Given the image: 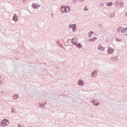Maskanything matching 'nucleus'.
Wrapping results in <instances>:
<instances>
[{"label":"nucleus","mask_w":127,"mask_h":127,"mask_svg":"<svg viewBox=\"0 0 127 127\" xmlns=\"http://www.w3.org/2000/svg\"><path fill=\"white\" fill-rule=\"evenodd\" d=\"M60 11L62 12H69L70 11V8L69 7H66L65 6H63L60 8Z\"/></svg>","instance_id":"nucleus-1"},{"label":"nucleus","mask_w":127,"mask_h":127,"mask_svg":"<svg viewBox=\"0 0 127 127\" xmlns=\"http://www.w3.org/2000/svg\"><path fill=\"white\" fill-rule=\"evenodd\" d=\"M121 29L122 30V33H125L127 32V27H126V25H123L121 27L119 28L118 29V32H121Z\"/></svg>","instance_id":"nucleus-2"},{"label":"nucleus","mask_w":127,"mask_h":127,"mask_svg":"<svg viewBox=\"0 0 127 127\" xmlns=\"http://www.w3.org/2000/svg\"><path fill=\"white\" fill-rule=\"evenodd\" d=\"M9 124V122L6 119H4L2 120L1 123V126H2V127H6V126L8 125Z\"/></svg>","instance_id":"nucleus-3"},{"label":"nucleus","mask_w":127,"mask_h":127,"mask_svg":"<svg viewBox=\"0 0 127 127\" xmlns=\"http://www.w3.org/2000/svg\"><path fill=\"white\" fill-rule=\"evenodd\" d=\"M72 42L73 44H74V45H76L78 43V39H77V38H74L72 40Z\"/></svg>","instance_id":"nucleus-4"},{"label":"nucleus","mask_w":127,"mask_h":127,"mask_svg":"<svg viewBox=\"0 0 127 127\" xmlns=\"http://www.w3.org/2000/svg\"><path fill=\"white\" fill-rule=\"evenodd\" d=\"M108 52L109 54H112L114 52V50L112 48H109Z\"/></svg>","instance_id":"nucleus-5"},{"label":"nucleus","mask_w":127,"mask_h":127,"mask_svg":"<svg viewBox=\"0 0 127 127\" xmlns=\"http://www.w3.org/2000/svg\"><path fill=\"white\" fill-rule=\"evenodd\" d=\"M69 27L70 28H72L73 31L76 30V25H70Z\"/></svg>","instance_id":"nucleus-6"},{"label":"nucleus","mask_w":127,"mask_h":127,"mask_svg":"<svg viewBox=\"0 0 127 127\" xmlns=\"http://www.w3.org/2000/svg\"><path fill=\"white\" fill-rule=\"evenodd\" d=\"M78 84L80 86H83V85H84V82H83V81H82L81 80H79L78 81Z\"/></svg>","instance_id":"nucleus-7"},{"label":"nucleus","mask_w":127,"mask_h":127,"mask_svg":"<svg viewBox=\"0 0 127 127\" xmlns=\"http://www.w3.org/2000/svg\"><path fill=\"white\" fill-rule=\"evenodd\" d=\"M76 46H77V47H78V48H82V45L80 44V43H79V44H77L76 45H75Z\"/></svg>","instance_id":"nucleus-8"},{"label":"nucleus","mask_w":127,"mask_h":127,"mask_svg":"<svg viewBox=\"0 0 127 127\" xmlns=\"http://www.w3.org/2000/svg\"><path fill=\"white\" fill-rule=\"evenodd\" d=\"M13 19L14 21H16L17 20V17L16 16V14L14 15Z\"/></svg>","instance_id":"nucleus-9"},{"label":"nucleus","mask_w":127,"mask_h":127,"mask_svg":"<svg viewBox=\"0 0 127 127\" xmlns=\"http://www.w3.org/2000/svg\"><path fill=\"white\" fill-rule=\"evenodd\" d=\"M112 4H113V3L112 2H109L107 3V5H108V6H112Z\"/></svg>","instance_id":"nucleus-10"},{"label":"nucleus","mask_w":127,"mask_h":127,"mask_svg":"<svg viewBox=\"0 0 127 127\" xmlns=\"http://www.w3.org/2000/svg\"><path fill=\"white\" fill-rule=\"evenodd\" d=\"M18 98V96L17 95H15L13 96V99H15V100H16V99H17Z\"/></svg>","instance_id":"nucleus-11"},{"label":"nucleus","mask_w":127,"mask_h":127,"mask_svg":"<svg viewBox=\"0 0 127 127\" xmlns=\"http://www.w3.org/2000/svg\"><path fill=\"white\" fill-rule=\"evenodd\" d=\"M93 34V32H90L89 33V37H91L92 36V35Z\"/></svg>","instance_id":"nucleus-12"},{"label":"nucleus","mask_w":127,"mask_h":127,"mask_svg":"<svg viewBox=\"0 0 127 127\" xmlns=\"http://www.w3.org/2000/svg\"><path fill=\"white\" fill-rule=\"evenodd\" d=\"M95 40H97V38H93L92 39H91V41H95Z\"/></svg>","instance_id":"nucleus-13"},{"label":"nucleus","mask_w":127,"mask_h":127,"mask_svg":"<svg viewBox=\"0 0 127 127\" xmlns=\"http://www.w3.org/2000/svg\"><path fill=\"white\" fill-rule=\"evenodd\" d=\"M117 41H121V40H119L118 39H116Z\"/></svg>","instance_id":"nucleus-14"},{"label":"nucleus","mask_w":127,"mask_h":127,"mask_svg":"<svg viewBox=\"0 0 127 127\" xmlns=\"http://www.w3.org/2000/svg\"><path fill=\"white\" fill-rule=\"evenodd\" d=\"M99 104H98V103H96L95 104V106H98Z\"/></svg>","instance_id":"nucleus-15"},{"label":"nucleus","mask_w":127,"mask_h":127,"mask_svg":"<svg viewBox=\"0 0 127 127\" xmlns=\"http://www.w3.org/2000/svg\"><path fill=\"white\" fill-rule=\"evenodd\" d=\"M32 6H33V7H34V6H35V5L33 4V5H32Z\"/></svg>","instance_id":"nucleus-16"},{"label":"nucleus","mask_w":127,"mask_h":127,"mask_svg":"<svg viewBox=\"0 0 127 127\" xmlns=\"http://www.w3.org/2000/svg\"><path fill=\"white\" fill-rule=\"evenodd\" d=\"M95 73H96V72L93 71V72L92 73V74H95Z\"/></svg>","instance_id":"nucleus-17"},{"label":"nucleus","mask_w":127,"mask_h":127,"mask_svg":"<svg viewBox=\"0 0 127 127\" xmlns=\"http://www.w3.org/2000/svg\"><path fill=\"white\" fill-rule=\"evenodd\" d=\"M81 1H84V0H81Z\"/></svg>","instance_id":"nucleus-18"},{"label":"nucleus","mask_w":127,"mask_h":127,"mask_svg":"<svg viewBox=\"0 0 127 127\" xmlns=\"http://www.w3.org/2000/svg\"><path fill=\"white\" fill-rule=\"evenodd\" d=\"M123 5H124V3H123Z\"/></svg>","instance_id":"nucleus-19"}]
</instances>
